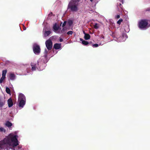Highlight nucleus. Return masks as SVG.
<instances>
[{
	"mask_svg": "<svg viewBox=\"0 0 150 150\" xmlns=\"http://www.w3.org/2000/svg\"><path fill=\"white\" fill-rule=\"evenodd\" d=\"M31 71H34L37 70L38 71L42 70L46 66V64L41 59H39L37 63H31Z\"/></svg>",
	"mask_w": 150,
	"mask_h": 150,
	"instance_id": "obj_1",
	"label": "nucleus"
},
{
	"mask_svg": "<svg viewBox=\"0 0 150 150\" xmlns=\"http://www.w3.org/2000/svg\"><path fill=\"white\" fill-rule=\"evenodd\" d=\"M79 0H71L68 6V9L72 12H76L78 10V6Z\"/></svg>",
	"mask_w": 150,
	"mask_h": 150,
	"instance_id": "obj_2",
	"label": "nucleus"
},
{
	"mask_svg": "<svg viewBox=\"0 0 150 150\" xmlns=\"http://www.w3.org/2000/svg\"><path fill=\"white\" fill-rule=\"evenodd\" d=\"M51 50H49L47 49H45L44 52V56L42 57L40 59H41L44 63L45 64L49 60V59L47 57L48 54H49Z\"/></svg>",
	"mask_w": 150,
	"mask_h": 150,
	"instance_id": "obj_3",
	"label": "nucleus"
},
{
	"mask_svg": "<svg viewBox=\"0 0 150 150\" xmlns=\"http://www.w3.org/2000/svg\"><path fill=\"white\" fill-rule=\"evenodd\" d=\"M148 24V23L146 20H142L139 22V27L140 29H143L146 28Z\"/></svg>",
	"mask_w": 150,
	"mask_h": 150,
	"instance_id": "obj_4",
	"label": "nucleus"
},
{
	"mask_svg": "<svg viewBox=\"0 0 150 150\" xmlns=\"http://www.w3.org/2000/svg\"><path fill=\"white\" fill-rule=\"evenodd\" d=\"M53 30L55 33L58 34H61V28L60 26L57 25V23H55L53 26Z\"/></svg>",
	"mask_w": 150,
	"mask_h": 150,
	"instance_id": "obj_5",
	"label": "nucleus"
},
{
	"mask_svg": "<svg viewBox=\"0 0 150 150\" xmlns=\"http://www.w3.org/2000/svg\"><path fill=\"white\" fill-rule=\"evenodd\" d=\"M33 51L36 54H39L40 52V46L36 44H34L33 46Z\"/></svg>",
	"mask_w": 150,
	"mask_h": 150,
	"instance_id": "obj_6",
	"label": "nucleus"
},
{
	"mask_svg": "<svg viewBox=\"0 0 150 150\" xmlns=\"http://www.w3.org/2000/svg\"><path fill=\"white\" fill-rule=\"evenodd\" d=\"M128 38V36L125 33H124L122 34V36L118 38L115 39V40L118 42H123L125 41L127 38Z\"/></svg>",
	"mask_w": 150,
	"mask_h": 150,
	"instance_id": "obj_7",
	"label": "nucleus"
},
{
	"mask_svg": "<svg viewBox=\"0 0 150 150\" xmlns=\"http://www.w3.org/2000/svg\"><path fill=\"white\" fill-rule=\"evenodd\" d=\"M46 47L47 49L51 50L52 47V43L51 40L48 39L46 40L45 42Z\"/></svg>",
	"mask_w": 150,
	"mask_h": 150,
	"instance_id": "obj_8",
	"label": "nucleus"
},
{
	"mask_svg": "<svg viewBox=\"0 0 150 150\" xmlns=\"http://www.w3.org/2000/svg\"><path fill=\"white\" fill-rule=\"evenodd\" d=\"M25 102L26 101L18 100V106L20 109L23 107L24 105H25Z\"/></svg>",
	"mask_w": 150,
	"mask_h": 150,
	"instance_id": "obj_9",
	"label": "nucleus"
},
{
	"mask_svg": "<svg viewBox=\"0 0 150 150\" xmlns=\"http://www.w3.org/2000/svg\"><path fill=\"white\" fill-rule=\"evenodd\" d=\"M18 100L26 101V98L25 96L22 93H20L18 96Z\"/></svg>",
	"mask_w": 150,
	"mask_h": 150,
	"instance_id": "obj_10",
	"label": "nucleus"
},
{
	"mask_svg": "<svg viewBox=\"0 0 150 150\" xmlns=\"http://www.w3.org/2000/svg\"><path fill=\"white\" fill-rule=\"evenodd\" d=\"M43 32L44 33L43 37L45 38L48 36L51 33V32L50 31H46L45 28H44Z\"/></svg>",
	"mask_w": 150,
	"mask_h": 150,
	"instance_id": "obj_11",
	"label": "nucleus"
},
{
	"mask_svg": "<svg viewBox=\"0 0 150 150\" xmlns=\"http://www.w3.org/2000/svg\"><path fill=\"white\" fill-rule=\"evenodd\" d=\"M9 78L10 80H14L16 79V76L14 73H10L9 74Z\"/></svg>",
	"mask_w": 150,
	"mask_h": 150,
	"instance_id": "obj_12",
	"label": "nucleus"
},
{
	"mask_svg": "<svg viewBox=\"0 0 150 150\" xmlns=\"http://www.w3.org/2000/svg\"><path fill=\"white\" fill-rule=\"evenodd\" d=\"M117 7L118 11L120 12H122L123 10L122 6L121 3L117 2Z\"/></svg>",
	"mask_w": 150,
	"mask_h": 150,
	"instance_id": "obj_13",
	"label": "nucleus"
},
{
	"mask_svg": "<svg viewBox=\"0 0 150 150\" xmlns=\"http://www.w3.org/2000/svg\"><path fill=\"white\" fill-rule=\"evenodd\" d=\"M53 47L56 50H58L61 47V43H55L54 44Z\"/></svg>",
	"mask_w": 150,
	"mask_h": 150,
	"instance_id": "obj_14",
	"label": "nucleus"
},
{
	"mask_svg": "<svg viewBox=\"0 0 150 150\" xmlns=\"http://www.w3.org/2000/svg\"><path fill=\"white\" fill-rule=\"evenodd\" d=\"M7 103L9 107H11L13 106V102L11 98L8 99L7 101Z\"/></svg>",
	"mask_w": 150,
	"mask_h": 150,
	"instance_id": "obj_15",
	"label": "nucleus"
},
{
	"mask_svg": "<svg viewBox=\"0 0 150 150\" xmlns=\"http://www.w3.org/2000/svg\"><path fill=\"white\" fill-rule=\"evenodd\" d=\"M62 27V29L61 30V34L65 35L66 34V31L67 30V28L65 26Z\"/></svg>",
	"mask_w": 150,
	"mask_h": 150,
	"instance_id": "obj_16",
	"label": "nucleus"
},
{
	"mask_svg": "<svg viewBox=\"0 0 150 150\" xmlns=\"http://www.w3.org/2000/svg\"><path fill=\"white\" fill-rule=\"evenodd\" d=\"M83 33L84 34V38L86 40H88L90 39V36L89 34L86 33L84 31H83Z\"/></svg>",
	"mask_w": 150,
	"mask_h": 150,
	"instance_id": "obj_17",
	"label": "nucleus"
},
{
	"mask_svg": "<svg viewBox=\"0 0 150 150\" xmlns=\"http://www.w3.org/2000/svg\"><path fill=\"white\" fill-rule=\"evenodd\" d=\"M80 40L82 42V44L84 45H87L88 44V42L83 40L82 38H80Z\"/></svg>",
	"mask_w": 150,
	"mask_h": 150,
	"instance_id": "obj_18",
	"label": "nucleus"
},
{
	"mask_svg": "<svg viewBox=\"0 0 150 150\" xmlns=\"http://www.w3.org/2000/svg\"><path fill=\"white\" fill-rule=\"evenodd\" d=\"M4 104V102L0 97V107H2Z\"/></svg>",
	"mask_w": 150,
	"mask_h": 150,
	"instance_id": "obj_19",
	"label": "nucleus"
},
{
	"mask_svg": "<svg viewBox=\"0 0 150 150\" xmlns=\"http://www.w3.org/2000/svg\"><path fill=\"white\" fill-rule=\"evenodd\" d=\"M12 125V123L9 121H7L5 123V125L8 127L11 126Z\"/></svg>",
	"mask_w": 150,
	"mask_h": 150,
	"instance_id": "obj_20",
	"label": "nucleus"
},
{
	"mask_svg": "<svg viewBox=\"0 0 150 150\" xmlns=\"http://www.w3.org/2000/svg\"><path fill=\"white\" fill-rule=\"evenodd\" d=\"M6 92L8 94H11V91L9 88L8 87H6Z\"/></svg>",
	"mask_w": 150,
	"mask_h": 150,
	"instance_id": "obj_21",
	"label": "nucleus"
},
{
	"mask_svg": "<svg viewBox=\"0 0 150 150\" xmlns=\"http://www.w3.org/2000/svg\"><path fill=\"white\" fill-rule=\"evenodd\" d=\"M6 72H7V71L6 70H4L3 71L2 74V76L5 77V76H6Z\"/></svg>",
	"mask_w": 150,
	"mask_h": 150,
	"instance_id": "obj_22",
	"label": "nucleus"
},
{
	"mask_svg": "<svg viewBox=\"0 0 150 150\" xmlns=\"http://www.w3.org/2000/svg\"><path fill=\"white\" fill-rule=\"evenodd\" d=\"M6 131L2 127H0V132H5Z\"/></svg>",
	"mask_w": 150,
	"mask_h": 150,
	"instance_id": "obj_23",
	"label": "nucleus"
},
{
	"mask_svg": "<svg viewBox=\"0 0 150 150\" xmlns=\"http://www.w3.org/2000/svg\"><path fill=\"white\" fill-rule=\"evenodd\" d=\"M99 28V25L97 23H95L94 25V28L96 29H97Z\"/></svg>",
	"mask_w": 150,
	"mask_h": 150,
	"instance_id": "obj_24",
	"label": "nucleus"
},
{
	"mask_svg": "<svg viewBox=\"0 0 150 150\" xmlns=\"http://www.w3.org/2000/svg\"><path fill=\"white\" fill-rule=\"evenodd\" d=\"M5 78V77L2 76V77L0 79V83H1L3 82V80H4Z\"/></svg>",
	"mask_w": 150,
	"mask_h": 150,
	"instance_id": "obj_25",
	"label": "nucleus"
},
{
	"mask_svg": "<svg viewBox=\"0 0 150 150\" xmlns=\"http://www.w3.org/2000/svg\"><path fill=\"white\" fill-rule=\"evenodd\" d=\"M123 21V20L122 19H120L117 22V24L120 25L121 23Z\"/></svg>",
	"mask_w": 150,
	"mask_h": 150,
	"instance_id": "obj_26",
	"label": "nucleus"
},
{
	"mask_svg": "<svg viewBox=\"0 0 150 150\" xmlns=\"http://www.w3.org/2000/svg\"><path fill=\"white\" fill-rule=\"evenodd\" d=\"M67 23L69 26H71L73 22H72V21L70 20V21H68Z\"/></svg>",
	"mask_w": 150,
	"mask_h": 150,
	"instance_id": "obj_27",
	"label": "nucleus"
},
{
	"mask_svg": "<svg viewBox=\"0 0 150 150\" xmlns=\"http://www.w3.org/2000/svg\"><path fill=\"white\" fill-rule=\"evenodd\" d=\"M73 32L72 31H68L67 33V34L68 35H72L73 34Z\"/></svg>",
	"mask_w": 150,
	"mask_h": 150,
	"instance_id": "obj_28",
	"label": "nucleus"
},
{
	"mask_svg": "<svg viewBox=\"0 0 150 150\" xmlns=\"http://www.w3.org/2000/svg\"><path fill=\"white\" fill-rule=\"evenodd\" d=\"M98 46V45L97 44H96L93 45L92 46L93 47H97Z\"/></svg>",
	"mask_w": 150,
	"mask_h": 150,
	"instance_id": "obj_29",
	"label": "nucleus"
},
{
	"mask_svg": "<svg viewBox=\"0 0 150 150\" xmlns=\"http://www.w3.org/2000/svg\"><path fill=\"white\" fill-rule=\"evenodd\" d=\"M67 22L66 21H65L64 22V23L62 24V27H65L67 24Z\"/></svg>",
	"mask_w": 150,
	"mask_h": 150,
	"instance_id": "obj_30",
	"label": "nucleus"
},
{
	"mask_svg": "<svg viewBox=\"0 0 150 150\" xmlns=\"http://www.w3.org/2000/svg\"><path fill=\"white\" fill-rule=\"evenodd\" d=\"M115 18L116 19H119L120 18V15H117L115 16Z\"/></svg>",
	"mask_w": 150,
	"mask_h": 150,
	"instance_id": "obj_31",
	"label": "nucleus"
},
{
	"mask_svg": "<svg viewBox=\"0 0 150 150\" xmlns=\"http://www.w3.org/2000/svg\"><path fill=\"white\" fill-rule=\"evenodd\" d=\"M127 29L126 30L125 29V31L126 32H128L129 30V26H127Z\"/></svg>",
	"mask_w": 150,
	"mask_h": 150,
	"instance_id": "obj_32",
	"label": "nucleus"
},
{
	"mask_svg": "<svg viewBox=\"0 0 150 150\" xmlns=\"http://www.w3.org/2000/svg\"><path fill=\"white\" fill-rule=\"evenodd\" d=\"M59 41L61 42H62L63 41V40L62 38H60L59 39Z\"/></svg>",
	"mask_w": 150,
	"mask_h": 150,
	"instance_id": "obj_33",
	"label": "nucleus"
},
{
	"mask_svg": "<svg viewBox=\"0 0 150 150\" xmlns=\"http://www.w3.org/2000/svg\"><path fill=\"white\" fill-rule=\"evenodd\" d=\"M123 0H119L118 1H120L122 3V4H123Z\"/></svg>",
	"mask_w": 150,
	"mask_h": 150,
	"instance_id": "obj_34",
	"label": "nucleus"
},
{
	"mask_svg": "<svg viewBox=\"0 0 150 150\" xmlns=\"http://www.w3.org/2000/svg\"><path fill=\"white\" fill-rule=\"evenodd\" d=\"M26 28H25V27H24V28H23V30H26Z\"/></svg>",
	"mask_w": 150,
	"mask_h": 150,
	"instance_id": "obj_35",
	"label": "nucleus"
},
{
	"mask_svg": "<svg viewBox=\"0 0 150 150\" xmlns=\"http://www.w3.org/2000/svg\"><path fill=\"white\" fill-rule=\"evenodd\" d=\"M90 0V1L91 2H93V0Z\"/></svg>",
	"mask_w": 150,
	"mask_h": 150,
	"instance_id": "obj_36",
	"label": "nucleus"
},
{
	"mask_svg": "<svg viewBox=\"0 0 150 150\" xmlns=\"http://www.w3.org/2000/svg\"><path fill=\"white\" fill-rule=\"evenodd\" d=\"M98 1H96V3H97L98 2Z\"/></svg>",
	"mask_w": 150,
	"mask_h": 150,
	"instance_id": "obj_37",
	"label": "nucleus"
},
{
	"mask_svg": "<svg viewBox=\"0 0 150 150\" xmlns=\"http://www.w3.org/2000/svg\"><path fill=\"white\" fill-rule=\"evenodd\" d=\"M62 24V23H61V24H60V26H61Z\"/></svg>",
	"mask_w": 150,
	"mask_h": 150,
	"instance_id": "obj_38",
	"label": "nucleus"
}]
</instances>
